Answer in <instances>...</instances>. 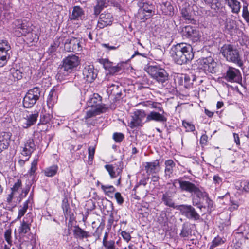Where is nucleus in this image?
I'll list each match as a JSON object with an SVG mask.
<instances>
[{
    "mask_svg": "<svg viewBox=\"0 0 249 249\" xmlns=\"http://www.w3.org/2000/svg\"><path fill=\"white\" fill-rule=\"evenodd\" d=\"M192 235V229L190 225L188 223H184L181 230L180 236L181 237H187Z\"/></svg>",
    "mask_w": 249,
    "mask_h": 249,
    "instance_id": "38",
    "label": "nucleus"
},
{
    "mask_svg": "<svg viewBox=\"0 0 249 249\" xmlns=\"http://www.w3.org/2000/svg\"><path fill=\"white\" fill-rule=\"evenodd\" d=\"M114 197L119 205H122L124 202V199L119 192H116L115 194Z\"/></svg>",
    "mask_w": 249,
    "mask_h": 249,
    "instance_id": "62",
    "label": "nucleus"
},
{
    "mask_svg": "<svg viewBox=\"0 0 249 249\" xmlns=\"http://www.w3.org/2000/svg\"><path fill=\"white\" fill-rule=\"evenodd\" d=\"M205 3L211 6L212 8L213 6L219 9L221 5L220 0H203Z\"/></svg>",
    "mask_w": 249,
    "mask_h": 249,
    "instance_id": "46",
    "label": "nucleus"
},
{
    "mask_svg": "<svg viewBox=\"0 0 249 249\" xmlns=\"http://www.w3.org/2000/svg\"><path fill=\"white\" fill-rule=\"evenodd\" d=\"M177 79H179L180 80H183V79H184V82H185L184 86L185 87H189L190 85L193 84V82H190L191 77L190 75H184V77H183L182 76L179 77H177Z\"/></svg>",
    "mask_w": 249,
    "mask_h": 249,
    "instance_id": "54",
    "label": "nucleus"
},
{
    "mask_svg": "<svg viewBox=\"0 0 249 249\" xmlns=\"http://www.w3.org/2000/svg\"><path fill=\"white\" fill-rule=\"evenodd\" d=\"M60 38H55L53 43L49 47L47 52L49 54H52L55 52L60 44Z\"/></svg>",
    "mask_w": 249,
    "mask_h": 249,
    "instance_id": "40",
    "label": "nucleus"
},
{
    "mask_svg": "<svg viewBox=\"0 0 249 249\" xmlns=\"http://www.w3.org/2000/svg\"><path fill=\"white\" fill-rule=\"evenodd\" d=\"M182 125L187 129V131L192 132L195 129V127L192 124L185 121H182Z\"/></svg>",
    "mask_w": 249,
    "mask_h": 249,
    "instance_id": "56",
    "label": "nucleus"
},
{
    "mask_svg": "<svg viewBox=\"0 0 249 249\" xmlns=\"http://www.w3.org/2000/svg\"><path fill=\"white\" fill-rule=\"evenodd\" d=\"M32 221V217L29 219L27 217H24L23 220L21 221L20 225L18 229V233L21 235H24L30 231Z\"/></svg>",
    "mask_w": 249,
    "mask_h": 249,
    "instance_id": "24",
    "label": "nucleus"
},
{
    "mask_svg": "<svg viewBox=\"0 0 249 249\" xmlns=\"http://www.w3.org/2000/svg\"><path fill=\"white\" fill-rule=\"evenodd\" d=\"M105 167L112 178L120 176L122 172V168L117 167L115 169L112 165H106Z\"/></svg>",
    "mask_w": 249,
    "mask_h": 249,
    "instance_id": "31",
    "label": "nucleus"
},
{
    "mask_svg": "<svg viewBox=\"0 0 249 249\" xmlns=\"http://www.w3.org/2000/svg\"><path fill=\"white\" fill-rule=\"evenodd\" d=\"M145 170L147 173V176L156 174L160 170V164L158 160H156L152 162H147L144 166Z\"/></svg>",
    "mask_w": 249,
    "mask_h": 249,
    "instance_id": "23",
    "label": "nucleus"
},
{
    "mask_svg": "<svg viewBox=\"0 0 249 249\" xmlns=\"http://www.w3.org/2000/svg\"><path fill=\"white\" fill-rule=\"evenodd\" d=\"M62 208L65 216L69 215L70 211V206L67 199H64L62 201Z\"/></svg>",
    "mask_w": 249,
    "mask_h": 249,
    "instance_id": "48",
    "label": "nucleus"
},
{
    "mask_svg": "<svg viewBox=\"0 0 249 249\" xmlns=\"http://www.w3.org/2000/svg\"><path fill=\"white\" fill-rule=\"evenodd\" d=\"M201 68L203 69L206 73H214L216 72L217 64L211 56L202 58L199 60Z\"/></svg>",
    "mask_w": 249,
    "mask_h": 249,
    "instance_id": "14",
    "label": "nucleus"
},
{
    "mask_svg": "<svg viewBox=\"0 0 249 249\" xmlns=\"http://www.w3.org/2000/svg\"><path fill=\"white\" fill-rule=\"evenodd\" d=\"M146 116L147 115L144 110L142 109L136 110L131 116V119L128 123L129 127L134 128L142 126L144 123L143 122V120L145 117L146 118Z\"/></svg>",
    "mask_w": 249,
    "mask_h": 249,
    "instance_id": "9",
    "label": "nucleus"
},
{
    "mask_svg": "<svg viewBox=\"0 0 249 249\" xmlns=\"http://www.w3.org/2000/svg\"><path fill=\"white\" fill-rule=\"evenodd\" d=\"M106 2L104 0H98L96 5L94 7V14L98 15L105 7Z\"/></svg>",
    "mask_w": 249,
    "mask_h": 249,
    "instance_id": "41",
    "label": "nucleus"
},
{
    "mask_svg": "<svg viewBox=\"0 0 249 249\" xmlns=\"http://www.w3.org/2000/svg\"><path fill=\"white\" fill-rule=\"evenodd\" d=\"M146 71L153 79L162 85L169 79L167 72L159 66H149L147 67Z\"/></svg>",
    "mask_w": 249,
    "mask_h": 249,
    "instance_id": "4",
    "label": "nucleus"
},
{
    "mask_svg": "<svg viewBox=\"0 0 249 249\" xmlns=\"http://www.w3.org/2000/svg\"><path fill=\"white\" fill-rule=\"evenodd\" d=\"M22 187V181L20 179H18L15 182L13 187L11 188V192L13 194H16L19 193V191Z\"/></svg>",
    "mask_w": 249,
    "mask_h": 249,
    "instance_id": "45",
    "label": "nucleus"
},
{
    "mask_svg": "<svg viewBox=\"0 0 249 249\" xmlns=\"http://www.w3.org/2000/svg\"><path fill=\"white\" fill-rule=\"evenodd\" d=\"M105 112L106 111H104V110H101V109L99 108L91 107L90 109L87 111L86 115L84 117L85 123L88 125H94L96 123V121L93 120L92 122H90V118Z\"/></svg>",
    "mask_w": 249,
    "mask_h": 249,
    "instance_id": "22",
    "label": "nucleus"
},
{
    "mask_svg": "<svg viewBox=\"0 0 249 249\" xmlns=\"http://www.w3.org/2000/svg\"><path fill=\"white\" fill-rule=\"evenodd\" d=\"M38 159H35L31 163V166L28 173L30 176H34L37 169Z\"/></svg>",
    "mask_w": 249,
    "mask_h": 249,
    "instance_id": "47",
    "label": "nucleus"
},
{
    "mask_svg": "<svg viewBox=\"0 0 249 249\" xmlns=\"http://www.w3.org/2000/svg\"><path fill=\"white\" fill-rule=\"evenodd\" d=\"M138 12L139 18L143 22L155 15V5L150 0H145L140 6Z\"/></svg>",
    "mask_w": 249,
    "mask_h": 249,
    "instance_id": "6",
    "label": "nucleus"
},
{
    "mask_svg": "<svg viewBox=\"0 0 249 249\" xmlns=\"http://www.w3.org/2000/svg\"><path fill=\"white\" fill-rule=\"evenodd\" d=\"M98 70L92 65H85L83 70V78L89 83H92L96 78Z\"/></svg>",
    "mask_w": 249,
    "mask_h": 249,
    "instance_id": "17",
    "label": "nucleus"
},
{
    "mask_svg": "<svg viewBox=\"0 0 249 249\" xmlns=\"http://www.w3.org/2000/svg\"><path fill=\"white\" fill-rule=\"evenodd\" d=\"M182 215L187 219L195 221L199 220L201 218L200 215L196 211L194 207L191 205L182 204L179 205L177 207Z\"/></svg>",
    "mask_w": 249,
    "mask_h": 249,
    "instance_id": "7",
    "label": "nucleus"
},
{
    "mask_svg": "<svg viewBox=\"0 0 249 249\" xmlns=\"http://www.w3.org/2000/svg\"><path fill=\"white\" fill-rule=\"evenodd\" d=\"M205 194L206 193L202 191L200 195H198L197 193H194V194L196 195V196L192 197L193 206L198 208L201 210L202 208H205L206 206L201 202V199L204 200Z\"/></svg>",
    "mask_w": 249,
    "mask_h": 249,
    "instance_id": "28",
    "label": "nucleus"
},
{
    "mask_svg": "<svg viewBox=\"0 0 249 249\" xmlns=\"http://www.w3.org/2000/svg\"><path fill=\"white\" fill-rule=\"evenodd\" d=\"M62 64L60 65L57 76L59 79H63L71 73L73 70L80 64L79 58L74 54L69 55L63 59Z\"/></svg>",
    "mask_w": 249,
    "mask_h": 249,
    "instance_id": "3",
    "label": "nucleus"
},
{
    "mask_svg": "<svg viewBox=\"0 0 249 249\" xmlns=\"http://www.w3.org/2000/svg\"><path fill=\"white\" fill-rule=\"evenodd\" d=\"M58 170V166L57 165H53L45 168L43 172L45 176L52 177L57 174Z\"/></svg>",
    "mask_w": 249,
    "mask_h": 249,
    "instance_id": "34",
    "label": "nucleus"
},
{
    "mask_svg": "<svg viewBox=\"0 0 249 249\" xmlns=\"http://www.w3.org/2000/svg\"><path fill=\"white\" fill-rule=\"evenodd\" d=\"M87 105L89 107L99 108L104 111H106L107 109L106 105L102 104V97L97 93H94L92 97L88 101Z\"/></svg>",
    "mask_w": 249,
    "mask_h": 249,
    "instance_id": "19",
    "label": "nucleus"
},
{
    "mask_svg": "<svg viewBox=\"0 0 249 249\" xmlns=\"http://www.w3.org/2000/svg\"><path fill=\"white\" fill-rule=\"evenodd\" d=\"M56 93L54 89H52L48 95L47 98V105L49 107H52L56 102Z\"/></svg>",
    "mask_w": 249,
    "mask_h": 249,
    "instance_id": "39",
    "label": "nucleus"
},
{
    "mask_svg": "<svg viewBox=\"0 0 249 249\" xmlns=\"http://www.w3.org/2000/svg\"><path fill=\"white\" fill-rule=\"evenodd\" d=\"M84 15V12L79 6H75L73 8V11L71 17V20H78L81 19Z\"/></svg>",
    "mask_w": 249,
    "mask_h": 249,
    "instance_id": "32",
    "label": "nucleus"
},
{
    "mask_svg": "<svg viewBox=\"0 0 249 249\" xmlns=\"http://www.w3.org/2000/svg\"><path fill=\"white\" fill-rule=\"evenodd\" d=\"M180 14L181 17L183 19L186 21V22L192 23H194L195 20L191 15V7L189 5H185V6L182 7L180 9Z\"/></svg>",
    "mask_w": 249,
    "mask_h": 249,
    "instance_id": "27",
    "label": "nucleus"
},
{
    "mask_svg": "<svg viewBox=\"0 0 249 249\" xmlns=\"http://www.w3.org/2000/svg\"><path fill=\"white\" fill-rule=\"evenodd\" d=\"M235 25L234 21L232 20H230L226 23V28L228 30H232L234 29Z\"/></svg>",
    "mask_w": 249,
    "mask_h": 249,
    "instance_id": "64",
    "label": "nucleus"
},
{
    "mask_svg": "<svg viewBox=\"0 0 249 249\" xmlns=\"http://www.w3.org/2000/svg\"><path fill=\"white\" fill-rule=\"evenodd\" d=\"M124 138L123 133L115 132L113 135V139L116 142H121Z\"/></svg>",
    "mask_w": 249,
    "mask_h": 249,
    "instance_id": "53",
    "label": "nucleus"
},
{
    "mask_svg": "<svg viewBox=\"0 0 249 249\" xmlns=\"http://www.w3.org/2000/svg\"><path fill=\"white\" fill-rule=\"evenodd\" d=\"M72 231L74 237L77 240L83 241L91 237V233L85 231L78 225L73 226Z\"/></svg>",
    "mask_w": 249,
    "mask_h": 249,
    "instance_id": "20",
    "label": "nucleus"
},
{
    "mask_svg": "<svg viewBox=\"0 0 249 249\" xmlns=\"http://www.w3.org/2000/svg\"><path fill=\"white\" fill-rule=\"evenodd\" d=\"M164 177L169 179L173 175L174 169L176 167V163L172 160H168L165 161Z\"/></svg>",
    "mask_w": 249,
    "mask_h": 249,
    "instance_id": "25",
    "label": "nucleus"
},
{
    "mask_svg": "<svg viewBox=\"0 0 249 249\" xmlns=\"http://www.w3.org/2000/svg\"><path fill=\"white\" fill-rule=\"evenodd\" d=\"M121 69V67L118 65H112L111 67H110L108 71L107 72V74H109L110 75H114L116 73L119 72Z\"/></svg>",
    "mask_w": 249,
    "mask_h": 249,
    "instance_id": "58",
    "label": "nucleus"
},
{
    "mask_svg": "<svg viewBox=\"0 0 249 249\" xmlns=\"http://www.w3.org/2000/svg\"><path fill=\"white\" fill-rule=\"evenodd\" d=\"M112 21L113 18L111 14L109 13H102L100 15L97 28L103 29L105 27L111 25Z\"/></svg>",
    "mask_w": 249,
    "mask_h": 249,
    "instance_id": "21",
    "label": "nucleus"
},
{
    "mask_svg": "<svg viewBox=\"0 0 249 249\" xmlns=\"http://www.w3.org/2000/svg\"><path fill=\"white\" fill-rule=\"evenodd\" d=\"M176 186L173 184L169 188V190L163 194L161 200L163 204L168 207L177 210L178 205H176L173 200V197L176 194Z\"/></svg>",
    "mask_w": 249,
    "mask_h": 249,
    "instance_id": "10",
    "label": "nucleus"
},
{
    "mask_svg": "<svg viewBox=\"0 0 249 249\" xmlns=\"http://www.w3.org/2000/svg\"><path fill=\"white\" fill-rule=\"evenodd\" d=\"M167 116L168 114L165 111H163V113L154 111H151L147 115L145 123L154 121L161 123H165L167 121Z\"/></svg>",
    "mask_w": 249,
    "mask_h": 249,
    "instance_id": "18",
    "label": "nucleus"
},
{
    "mask_svg": "<svg viewBox=\"0 0 249 249\" xmlns=\"http://www.w3.org/2000/svg\"><path fill=\"white\" fill-rule=\"evenodd\" d=\"M242 16L246 22L249 24V12L247 5L243 7Z\"/></svg>",
    "mask_w": 249,
    "mask_h": 249,
    "instance_id": "57",
    "label": "nucleus"
},
{
    "mask_svg": "<svg viewBox=\"0 0 249 249\" xmlns=\"http://www.w3.org/2000/svg\"><path fill=\"white\" fill-rule=\"evenodd\" d=\"M11 233L12 231L11 229L7 230L4 232V238L7 243L9 245H11L12 241L11 240Z\"/></svg>",
    "mask_w": 249,
    "mask_h": 249,
    "instance_id": "55",
    "label": "nucleus"
},
{
    "mask_svg": "<svg viewBox=\"0 0 249 249\" xmlns=\"http://www.w3.org/2000/svg\"><path fill=\"white\" fill-rule=\"evenodd\" d=\"M101 189L106 195L110 196V194L113 193L115 191V188L112 185H105L101 184Z\"/></svg>",
    "mask_w": 249,
    "mask_h": 249,
    "instance_id": "44",
    "label": "nucleus"
},
{
    "mask_svg": "<svg viewBox=\"0 0 249 249\" xmlns=\"http://www.w3.org/2000/svg\"><path fill=\"white\" fill-rule=\"evenodd\" d=\"M120 88V86L118 85L112 84L108 87L107 92H109L110 91V93L113 94V92L118 91Z\"/></svg>",
    "mask_w": 249,
    "mask_h": 249,
    "instance_id": "61",
    "label": "nucleus"
},
{
    "mask_svg": "<svg viewBox=\"0 0 249 249\" xmlns=\"http://www.w3.org/2000/svg\"><path fill=\"white\" fill-rule=\"evenodd\" d=\"M170 54L174 62L180 65L189 63L194 57L192 46L186 43L173 45L170 49Z\"/></svg>",
    "mask_w": 249,
    "mask_h": 249,
    "instance_id": "1",
    "label": "nucleus"
},
{
    "mask_svg": "<svg viewBox=\"0 0 249 249\" xmlns=\"http://www.w3.org/2000/svg\"><path fill=\"white\" fill-rule=\"evenodd\" d=\"M40 96V90L38 87L29 89L23 100V106L25 108L32 107L39 99Z\"/></svg>",
    "mask_w": 249,
    "mask_h": 249,
    "instance_id": "5",
    "label": "nucleus"
},
{
    "mask_svg": "<svg viewBox=\"0 0 249 249\" xmlns=\"http://www.w3.org/2000/svg\"><path fill=\"white\" fill-rule=\"evenodd\" d=\"M22 73L18 70L13 69L10 71V78L11 79L15 80H18L22 78Z\"/></svg>",
    "mask_w": 249,
    "mask_h": 249,
    "instance_id": "42",
    "label": "nucleus"
},
{
    "mask_svg": "<svg viewBox=\"0 0 249 249\" xmlns=\"http://www.w3.org/2000/svg\"><path fill=\"white\" fill-rule=\"evenodd\" d=\"M32 197H31V196H30L29 199L23 203V206L22 207L20 206V208L18 210L17 219H20L24 215L28 208L29 203H30V201H32Z\"/></svg>",
    "mask_w": 249,
    "mask_h": 249,
    "instance_id": "36",
    "label": "nucleus"
},
{
    "mask_svg": "<svg viewBox=\"0 0 249 249\" xmlns=\"http://www.w3.org/2000/svg\"><path fill=\"white\" fill-rule=\"evenodd\" d=\"M35 149L36 145L33 139H29L25 144L21 154L24 156H30Z\"/></svg>",
    "mask_w": 249,
    "mask_h": 249,
    "instance_id": "26",
    "label": "nucleus"
},
{
    "mask_svg": "<svg viewBox=\"0 0 249 249\" xmlns=\"http://www.w3.org/2000/svg\"><path fill=\"white\" fill-rule=\"evenodd\" d=\"M64 47L68 52H78L82 49L79 39L73 36H69L66 39Z\"/></svg>",
    "mask_w": 249,
    "mask_h": 249,
    "instance_id": "12",
    "label": "nucleus"
},
{
    "mask_svg": "<svg viewBox=\"0 0 249 249\" xmlns=\"http://www.w3.org/2000/svg\"><path fill=\"white\" fill-rule=\"evenodd\" d=\"M119 45L118 44H115L114 45H110L109 43H103L102 46L106 48L107 50H115L118 49L119 47Z\"/></svg>",
    "mask_w": 249,
    "mask_h": 249,
    "instance_id": "60",
    "label": "nucleus"
},
{
    "mask_svg": "<svg viewBox=\"0 0 249 249\" xmlns=\"http://www.w3.org/2000/svg\"><path fill=\"white\" fill-rule=\"evenodd\" d=\"M149 178L150 177L149 176L145 175L144 174H142V178L140 179L139 181H137L136 184L134 186L133 189V191H135L136 192L137 189L141 186L145 187L147 185Z\"/></svg>",
    "mask_w": 249,
    "mask_h": 249,
    "instance_id": "37",
    "label": "nucleus"
},
{
    "mask_svg": "<svg viewBox=\"0 0 249 249\" xmlns=\"http://www.w3.org/2000/svg\"><path fill=\"white\" fill-rule=\"evenodd\" d=\"M157 8L164 15L172 16L174 14V8L170 0H159Z\"/></svg>",
    "mask_w": 249,
    "mask_h": 249,
    "instance_id": "15",
    "label": "nucleus"
},
{
    "mask_svg": "<svg viewBox=\"0 0 249 249\" xmlns=\"http://www.w3.org/2000/svg\"><path fill=\"white\" fill-rule=\"evenodd\" d=\"M99 62L103 64L104 68L107 71L109 70L110 67L113 65L112 63L110 62L107 59H101Z\"/></svg>",
    "mask_w": 249,
    "mask_h": 249,
    "instance_id": "51",
    "label": "nucleus"
},
{
    "mask_svg": "<svg viewBox=\"0 0 249 249\" xmlns=\"http://www.w3.org/2000/svg\"><path fill=\"white\" fill-rule=\"evenodd\" d=\"M11 46L6 40H0V67L5 66L10 59Z\"/></svg>",
    "mask_w": 249,
    "mask_h": 249,
    "instance_id": "8",
    "label": "nucleus"
},
{
    "mask_svg": "<svg viewBox=\"0 0 249 249\" xmlns=\"http://www.w3.org/2000/svg\"><path fill=\"white\" fill-rule=\"evenodd\" d=\"M123 239L127 242H128L131 238L130 234L126 231H122L121 233Z\"/></svg>",
    "mask_w": 249,
    "mask_h": 249,
    "instance_id": "63",
    "label": "nucleus"
},
{
    "mask_svg": "<svg viewBox=\"0 0 249 249\" xmlns=\"http://www.w3.org/2000/svg\"><path fill=\"white\" fill-rule=\"evenodd\" d=\"M220 52L228 62L234 63L240 67L243 66L242 55L233 45L225 44L221 47Z\"/></svg>",
    "mask_w": 249,
    "mask_h": 249,
    "instance_id": "2",
    "label": "nucleus"
},
{
    "mask_svg": "<svg viewBox=\"0 0 249 249\" xmlns=\"http://www.w3.org/2000/svg\"><path fill=\"white\" fill-rule=\"evenodd\" d=\"M10 136L7 133H1L0 134V153L6 149L9 146Z\"/></svg>",
    "mask_w": 249,
    "mask_h": 249,
    "instance_id": "29",
    "label": "nucleus"
},
{
    "mask_svg": "<svg viewBox=\"0 0 249 249\" xmlns=\"http://www.w3.org/2000/svg\"><path fill=\"white\" fill-rule=\"evenodd\" d=\"M179 184V188L182 191L188 192L191 194L197 193L198 195H200L201 191L198 187L195 184L189 181L182 180L181 179H177Z\"/></svg>",
    "mask_w": 249,
    "mask_h": 249,
    "instance_id": "16",
    "label": "nucleus"
},
{
    "mask_svg": "<svg viewBox=\"0 0 249 249\" xmlns=\"http://www.w3.org/2000/svg\"><path fill=\"white\" fill-rule=\"evenodd\" d=\"M105 249H119L115 245L114 241L110 240V242L103 245Z\"/></svg>",
    "mask_w": 249,
    "mask_h": 249,
    "instance_id": "59",
    "label": "nucleus"
},
{
    "mask_svg": "<svg viewBox=\"0 0 249 249\" xmlns=\"http://www.w3.org/2000/svg\"><path fill=\"white\" fill-rule=\"evenodd\" d=\"M30 29L25 23H22L20 27H18L15 31V35L18 36H25L26 34L29 33Z\"/></svg>",
    "mask_w": 249,
    "mask_h": 249,
    "instance_id": "35",
    "label": "nucleus"
},
{
    "mask_svg": "<svg viewBox=\"0 0 249 249\" xmlns=\"http://www.w3.org/2000/svg\"><path fill=\"white\" fill-rule=\"evenodd\" d=\"M223 78L228 82H239L241 80V74L240 71L232 67H228Z\"/></svg>",
    "mask_w": 249,
    "mask_h": 249,
    "instance_id": "13",
    "label": "nucleus"
},
{
    "mask_svg": "<svg viewBox=\"0 0 249 249\" xmlns=\"http://www.w3.org/2000/svg\"><path fill=\"white\" fill-rule=\"evenodd\" d=\"M204 200L206 201V205H205L206 207H207L208 211H212V209L213 207V202L212 200H211L209 196L206 193L205 196H204Z\"/></svg>",
    "mask_w": 249,
    "mask_h": 249,
    "instance_id": "52",
    "label": "nucleus"
},
{
    "mask_svg": "<svg viewBox=\"0 0 249 249\" xmlns=\"http://www.w3.org/2000/svg\"><path fill=\"white\" fill-rule=\"evenodd\" d=\"M16 194H13L12 192H11L10 194L8 195L6 198V202L7 204L10 206V208H13L17 205V203L13 201L14 196Z\"/></svg>",
    "mask_w": 249,
    "mask_h": 249,
    "instance_id": "50",
    "label": "nucleus"
},
{
    "mask_svg": "<svg viewBox=\"0 0 249 249\" xmlns=\"http://www.w3.org/2000/svg\"><path fill=\"white\" fill-rule=\"evenodd\" d=\"M225 1L231 9L232 13L238 14L239 12L241 6L237 0H225Z\"/></svg>",
    "mask_w": 249,
    "mask_h": 249,
    "instance_id": "30",
    "label": "nucleus"
},
{
    "mask_svg": "<svg viewBox=\"0 0 249 249\" xmlns=\"http://www.w3.org/2000/svg\"><path fill=\"white\" fill-rule=\"evenodd\" d=\"M182 32L184 37L190 39L193 42H198L200 39L201 34L195 27L186 26L182 29Z\"/></svg>",
    "mask_w": 249,
    "mask_h": 249,
    "instance_id": "11",
    "label": "nucleus"
},
{
    "mask_svg": "<svg viewBox=\"0 0 249 249\" xmlns=\"http://www.w3.org/2000/svg\"><path fill=\"white\" fill-rule=\"evenodd\" d=\"M103 208L104 211L108 213L113 210V204L111 201L108 200H103L102 201Z\"/></svg>",
    "mask_w": 249,
    "mask_h": 249,
    "instance_id": "43",
    "label": "nucleus"
},
{
    "mask_svg": "<svg viewBox=\"0 0 249 249\" xmlns=\"http://www.w3.org/2000/svg\"><path fill=\"white\" fill-rule=\"evenodd\" d=\"M224 243V241H223L222 239L219 237L217 236L216 237H215L213 240L212 242V244L211 246H210L209 249H213L214 248L221 245Z\"/></svg>",
    "mask_w": 249,
    "mask_h": 249,
    "instance_id": "49",
    "label": "nucleus"
},
{
    "mask_svg": "<svg viewBox=\"0 0 249 249\" xmlns=\"http://www.w3.org/2000/svg\"><path fill=\"white\" fill-rule=\"evenodd\" d=\"M38 117V113L37 112H35L34 114H31L27 115L26 118V125L24 126V127L27 128L35 124L37 121Z\"/></svg>",
    "mask_w": 249,
    "mask_h": 249,
    "instance_id": "33",
    "label": "nucleus"
}]
</instances>
